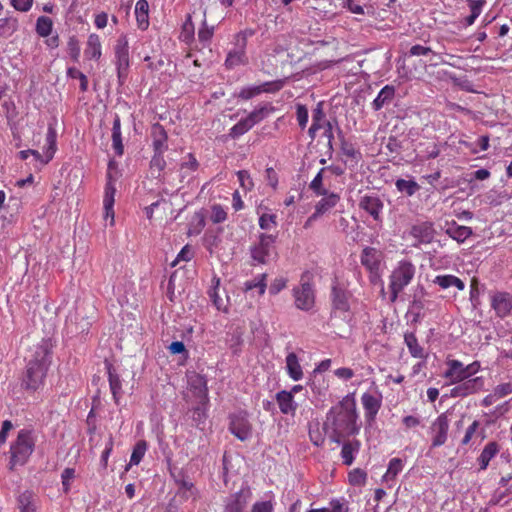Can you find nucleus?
Returning <instances> with one entry per match:
<instances>
[{"instance_id":"obj_20","label":"nucleus","mask_w":512,"mask_h":512,"mask_svg":"<svg viewBox=\"0 0 512 512\" xmlns=\"http://www.w3.org/2000/svg\"><path fill=\"white\" fill-rule=\"evenodd\" d=\"M351 297L350 292L339 287L333 286L332 288V303L333 308L342 312H347L350 309L349 299Z\"/></svg>"},{"instance_id":"obj_21","label":"nucleus","mask_w":512,"mask_h":512,"mask_svg":"<svg viewBox=\"0 0 512 512\" xmlns=\"http://www.w3.org/2000/svg\"><path fill=\"white\" fill-rule=\"evenodd\" d=\"M365 416L369 421H373L381 407V398L370 393H364L361 397Z\"/></svg>"},{"instance_id":"obj_54","label":"nucleus","mask_w":512,"mask_h":512,"mask_svg":"<svg viewBox=\"0 0 512 512\" xmlns=\"http://www.w3.org/2000/svg\"><path fill=\"white\" fill-rule=\"evenodd\" d=\"M213 282H215L214 286L209 291V296L213 302V304L216 306L218 310H221L223 308V299L218 295V286L220 283L219 278H214Z\"/></svg>"},{"instance_id":"obj_46","label":"nucleus","mask_w":512,"mask_h":512,"mask_svg":"<svg viewBox=\"0 0 512 512\" xmlns=\"http://www.w3.org/2000/svg\"><path fill=\"white\" fill-rule=\"evenodd\" d=\"M252 128L251 124L247 120V118L241 119L237 124H235L231 130L229 135L232 138H238L239 136L245 134L247 131H249Z\"/></svg>"},{"instance_id":"obj_41","label":"nucleus","mask_w":512,"mask_h":512,"mask_svg":"<svg viewBox=\"0 0 512 512\" xmlns=\"http://www.w3.org/2000/svg\"><path fill=\"white\" fill-rule=\"evenodd\" d=\"M273 110V107L262 106L258 109L253 110L251 113H249V115L246 118L253 127L255 124L259 123L265 117H267V115Z\"/></svg>"},{"instance_id":"obj_42","label":"nucleus","mask_w":512,"mask_h":512,"mask_svg":"<svg viewBox=\"0 0 512 512\" xmlns=\"http://www.w3.org/2000/svg\"><path fill=\"white\" fill-rule=\"evenodd\" d=\"M52 20L46 16H40L36 22V32L42 36L47 37L52 31Z\"/></svg>"},{"instance_id":"obj_9","label":"nucleus","mask_w":512,"mask_h":512,"mask_svg":"<svg viewBox=\"0 0 512 512\" xmlns=\"http://www.w3.org/2000/svg\"><path fill=\"white\" fill-rule=\"evenodd\" d=\"M432 433L431 448L440 447L445 444L448 437L449 419L446 413L440 414L431 424Z\"/></svg>"},{"instance_id":"obj_25","label":"nucleus","mask_w":512,"mask_h":512,"mask_svg":"<svg viewBox=\"0 0 512 512\" xmlns=\"http://www.w3.org/2000/svg\"><path fill=\"white\" fill-rule=\"evenodd\" d=\"M176 484L178 485V494L182 495L186 499L190 497H194L196 494V489L194 488V484L187 479V477L179 472L178 475H174Z\"/></svg>"},{"instance_id":"obj_59","label":"nucleus","mask_w":512,"mask_h":512,"mask_svg":"<svg viewBox=\"0 0 512 512\" xmlns=\"http://www.w3.org/2000/svg\"><path fill=\"white\" fill-rule=\"evenodd\" d=\"M68 52L74 61H77L80 56L79 42L75 37H70L68 41Z\"/></svg>"},{"instance_id":"obj_5","label":"nucleus","mask_w":512,"mask_h":512,"mask_svg":"<svg viewBox=\"0 0 512 512\" xmlns=\"http://www.w3.org/2000/svg\"><path fill=\"white\" fill-rule=\"evenodd\" d=\"M276 237L262 233L259 235L258 243L250 248V254L253 261L259 264L268 263L274 255H276L275 248Z\"/></svg>"},{"instance_id":"obj_1","label":"nucleus","mask_w":512,"mask_h":512,"mask_svg":"<svg viewBox=\"0 0 512 512\" xmlns=\"http://www.w3.org/2000/svg\"><path fill=\"white\" fill-rule=\"evenodd\" d=\"M49 365V352L41 347L36 351L35 358L27 365L22 386L27 390H37L43 384Z\"/></svg>"},{"instance_id":"obj_35","label":"nucleus","mask_w":512,"mask_h":512,"mask_svg":"<svg viewBox=\"0 0 512 512\" xmlns=\"http://www.w3.org/2000/svg\"><path fill=\"white\" fill-rule=\"evenodd\" d=\"M499 446L496 442H489L482 450L478 461L480 463V469L485 470L490 460L498 453Z\"/></svg>"},{"instance_id":"obj_58","label":"nucleus","mask_w":512,"mask_h":512,"mask_svg":"<svg viewBox=\"0 0 512 512\" xmlns=\"http://www.w3.org/2000/svg\"><path fill=\"white\" fill-rule=\"evenodd\" d=\"M226 218H227V213L220 205H214L212 207L211 220L213 223H215V224L221 223V222L225 221Z\"/></svg>"},{"instance_id":"obj_27","label":"nucleus","mask_w":512,"mask_h":512,"mask_svg":"<svg viewBox=\"0 0 512 512\" xmlns=\"http://www.w3.org/2000/svg\"><path fill=\"white\" fill-rule=\"evenodd\" d=\"M138 27L145 30L149 26V4L147 0H138L135 6Z\"/></svg>"},{"instance_id":"obj_36","label":"nucleus","mask_w":512,"mask_h":512,"mask_svg":"<svg viewBox=\"0 0 512 512\" xmlns=\"http://www.w3.org/2000/svg\"><path fill=\"white\" fill-rule=\"evenodd\" d=\"M433 282L443 289H447L451 286H455L459 290H463L465 288L464 282L454 275H439Z\"/></svg>"},{"instance_id":"obj_39","label":"nucleus","mask_w":512,"mask_h":512,"mask_svg":"<svg viewBox=\"0 0 512 512\" xmlns=\"http://www.w3.org/2000/svg\"><path fill=\"white\" fill-rule=\"evenodd\" d=\"M147 450V443L144 440L138 441L132 451L130 457V463L126 466V471L129 469L131 465H138L142 458L144 457Z\"/></svg>"},{"instance_id":"obj_30","label":"nucleus","mask_w":512,"mask_h":512,"mask_svg":"<svg viewBox=\"0 0 512 512\" xmlns=\"http://www.w3.org/2000/svg\"><path fill=\"white\" fill-rule=\"evenodd\" d=\"M286 368L288 375L294 380L299 381L303 377L302 367L299 364L298 357L295 353L291 352L286 357Z\"/></svg>"},{"instance_id":"obj_17","label":"nucleus","mask_w":512,"mask_h":512,"mask_svg":"<svg viewBox=\"0 0 512 512\" xmlns=\"http://www.w3.org/2000/svg\"><path fill=\"white\" fill-rule=\"evenodd\" d=\"M491 304L499 317H505L512 310V295L507 292H497L493 295Z\"/></svg>"},{"instance_id":"obj_44","label":"nucleus","mask_w":512,"mask_h":512,"mask_svg":"<svg viewBox=\"0 0 512 512\" xmlns=\"http://www.w3.org/2000/svg\"><path fill=\"white\" fill-rule=\"evenodd\" d=\"M17 27V21L11 18L0 19V38L10 36Z\"/></svg>"},{"instance_id":"obj_51","label":"nucleus","mask_w":512,"mask_h":512,"mask_svg":"<svg viewBox=\"0 0 512 512\" xmlns=\"http://www.w3.org/2000/svg\"><path fill=\"white\" fill-rule=\"evenodd\" d=\"M325 170L326 168H322L310 183V189L317 195H326V190L322 188V174Z\"/></svg>"},{"instance_id":"obj_3","label":"nucleus","mask_w":512,"mask_h":512,"mask_svg":"<svg viewBox=\"0 0 512 512\" xmlns=\"http://www.w3.org/2000/svg\"><path fill=\"white\" fill-rule=\"evenodd\" d=\"M415 266L409 261H401L390 275V300L395 302L399 293L412 281Z\"/></svg>"},{"instance_id":"obj_18","label":"nucleus","mask_w":512,"mask_h":512,"mask_svg":"<svg viewBox=\"0 0 512 512\" xmlns=\"http://www.w3.org/2000/svg\"><path fill=\"white\" fill-rule=\"evenodd\" d=\"M151 138L154 151L165 152L168 150V135L161 124L155 123L152 125Z\"/></svg>"},{"instance_id":"obj_50","label":"nucleus","mask_w":512,"mask_h":512,"mask_svg":"<svg viewBox=\"0 0 512 512\" xmlns=\"http://www.w3.org/2000/svg\"><path fill=\"white\" fill-rule=\"evenodd\" d=\"M206 405L199 404L193 408V415L192 420L195 423V426L199 427L201 424H203L206 420Z\"/></svg>"},{"instance_id":"obj_28","label":"nucleus","mask_w":512,"mask_h":512,"mask_svg":"<svg viewBox=\"0 0 512 512\" xmlns=\"http://www.w3.org/2000/svg\"><path fill=\"white\" fill-rule=\"evenodd\" d=\"M361 263L370 271L377 270L379 267V253L373 247H366L361 254Z\"/></svg>"},{"instance_id":"obj_32","label":"nucleus","mask_w":512,"mask_h":512,"mask_svg":"<svg viewBox=\"0 0 512 512\" xmlns=\"http://www.w3.org/2000/svg\"><path fill=\"white\" fill-rule=\"evenodd\" d=\"M247 62L245 54V46L239 45V47L233 51H230L225 60L227 68L232 69L236 66L243 65Z\"/></svg>"},{"instance_id":"obj_6","label":"nucleus","mask_w":512,"mask_h":512,"mask_svg":"<svg viewBox=\"0 0 512 512\" xmlns=\"http://www.w3.org/2000/svg\"><path fill=\"white\" fill-rule=\"evenodd\" d=\"M229 430L240 441L249 439L252 435V425L248 420L247 414L245 412L232 414L230 416Z\"/></svg>"},{"instance_id":"obj_48","label":"nucleus","mask_w":512,"mask_h":512,"mask_svg":"<svg viewBox=\"0 0 512 512\" xmlns=\"http://www.w3.org/2000/svg\"><path fill=\"white\" fill-rule=\"evenodd\" d=\"M349 482L354 486H362L366 482L367 474L360 468L352 470L349 475Z\"/></svg>"},{"instance_id":"obj_40","label":"nucleus","mask_w":512,"mask_h":512,"mask_svg":"<svg viewBox=\"0 0 512 512\" xmlns=\"http://www.w3.org/2000/svg\"><path fill=\"white\" fill-rule=\"evenodd\" d=\"M430 54L437 57L439 60V63H442V64L447 63L445 60H443L440 53L433 51L430 47L416 44V45H413L409 50L410 56H428Z\"/></svg>"},{"instance_id":"obj_11","label":"nucleus","mask_w":512,"mask_h":512,"mask_svg":"<svg viewBox=\"0 0 512 512\" xmlns=\"http://www.w3.org/2000/svg\"><path fill=\"white\" fill-rule=\"evenodd\" d=\"M251 492L248 488L231 494L224 501L223 512H245Z\"/></svg>"},{"instance_id":"obj_8","label":"nucleus","mask_w":512,"mask_h":512,"mask_svg":"<svg viewBox=\"0 0 512 512\" xmlns=\"http://www.w3.org/2000/svg\"><path fill=\"white\" fill-rule=\"evenodd\" d=\"M188 386L189 391L193 394L199 404H208V387L205 376L192 372L188 375Z\"/></svg>"},{"instance_id":"obj_19","label":"nucleus","mask_w":512,"mask_h":512,"mask_svg":"<svg viewBox=\"0 0 512 512\" xmlns=\"http://www.w3.org/2000/svg\"><path fill=\"white\" fill-rule=\"evenodd\" d=\"M105 366H106L107 373H108L110 390L113 395L115 404L118 405L119 400L123 394L120 376L116 372V369L113 367V365L110 362H108L107 360H105Z\"/></svg>"},{"instance_id":"obj_37","label":"nucleus","mask_w":512,"mask_h":512,"mask_svg":"<svg viewBox=\"0 0 512 512\" xmlns=\"http://www.w3.org/2000/svg\"><path fill=\"white\" fill-rule=\"evenodd\" d=\"M404 341L407 345L410 354L414 358H424V349L419 345L418 340L414 333H405Z\"/></svg>"},{"instance_id":"obj_4","label":"nucleus","mask_w":512,"mask_h":512,"mask_svg":"<svg viewBox=\"0 0 512 512\" xmlns=\"http://www.w3.org/2000/svg\"><path fill=\"white\" fill-rule=\"evenodd\" d=\"M356 420L355 404L353 402L341 403V407L333 420L334 432L347 436L356 434L358 432Z\"/></svg>"},{"instance_id":"obj_2","label":"nucleus","mask_w":512,"mask_h":512,"mask_svg":"<svg viewBox=\"0 0 512 512\" xmlns=\"http://www.w3.org/2000/svg\"><path fill=\"white\" fill-rule=\"evenodd\" d=\"M35 440L32 432L27 429H22L18 432L15 442L11 445V459L9 463L10 470H13L17 465H24L34 451Z\"/></svg>"},{"instance_id":"obj_63","label":"nucleus","mask_w":512,"mask_h":512,"mask_svg":"<svg viewBox=\"0 0 512 512\" xmlns=\"http://www.w3.org/2000/svg\"><path fill=\"white\" fill-rule=\"evenodd\" d=\"M495 395L497 398H502L508 394L512 393V383H503L495 387L494 389Z\"/></svg>"},{"instance_id":"obj_57","label":"nucleus","mask_w":512,"mask_h":512,"mask_svg":"<svg viewBox=\"0 0 512 512\" xmlns=\"http://www.w3.org/2000/svg\"><path fill=\"white\" fill-rule=\"evenodd\" d=\"M238 180L240 185L245 190H251L253 187V181L250 177V174L246 170H240L237 172Z\"/></svg>"},{"instance_id":"obj_34","label":"nucleus","mask_w":512,"mask_h":512,"mask_svg":"<svg viewBox=\"0 0 512 512\" xmlns=\"http://www.w3.org/2000/svg\"><path fill=\"white\" fill-rule=\"evenodd\" d=\"M112 143L115 153L121 156L124 152L121 136V120L118 115H115L112 127Z\"/></svg>"},{"instance_id":"obj_62","label":"nucleus","mask_w":512,"mask_h":512,"mask_svg":"<svg viewBox=\"0 0 512 512\" xmlns=\"http://www.w3.org/2000/svg\"><path fill=\"white\" fill-rule=\"evenodd\" d=\"M33 0H11V5L14 7V9L21 11V12H27L32 7Z\"/></svg>"},{"instance_id":"obj_15","label":"nucleus","mask_w":512,"mask_h":512,"mask_svg":"<svg viewBox=\"0 0 512 512\" xmlns=\"http://www.w3.org/2000/svg\"><path fill=\"white\" fill-rule=\"evenodd\" d=\"M383 206L380 198L374 195H364L359 201V207L369 213L375 221H381L380 213Z\"/></svg>"},{"instance_id":"obj_52","label":"nucleus","mask_w":512,"mask_h":512,"mask_svg":"<svg viewBox=\"0 0 512 512\" xmlns=\"http://www.w3.org/2000/svg\"><path fill=\"white\" fill-rule=\"evenodd\" d=\"M206 12L204 11V20L202 22V27L199 29L198 38L201 42L209 41L214 33V27H209L206 22Z\"/></svg>"},{"instance_id":"obj_13","label":"nucleus","mask_w":512,"mask_h":512,"mask_svg":"<svg viewBox=\"0 0 512 512\" xmlns=\"http://www.w3.org/2000/svg\"><path fill=\"white\" fill-rule=\"evenodd\" d=\"M283 84L284 82L282 80H277L273 82H265L258 86L246 87L239 92L238 97L248 100L263 92L274 93L279 91L283 87Z\"/></svg>"},{"instance_id":"obj_64","label":"nucleus","mask_w":512,"mask_h":512,"mask_svg":"<svg viewBox=\"0 0 512 512\" xmlns=\"http://www.w3.org/2000/svg\"><path fill=\"white\" fill-rule=\"evenodd\" d=\"M251 512H273V506L269 501L256 502L252 506Z\"/></svg>"},{"instance_id":"obj_53","label":"nucleus","mask_w":512,"mask_h":512,"mask_svg":"<svg viewBox=\"0 0 512 512\" xmlns=\"http://www.w3.org/2000/svg\"><path fill=\"white\" fill-rule=\"evenodd\" d=\"M265 279H266V274H262L258 280H253V281L246 282L245 283V290L249 291V290H252L254 288H258L259 289V294L263 295L265 293V289H266Z\"/></svg>"},{"instance_id":"obj_55","label":"nucleus","mask_w":512,"mask_h":512,"mask_svg":"<svg viewBox=\"0 0 512 512\" xmlns=\"http://www.w3.org/2000/svg\"><path fill=\"white\" fill-rule=\"evenodd\" d=\"M341 151L345 156L352 158L356 161H358L361 156L360 152L355 150L353 145L351 143H348L346 140L342 141Z\"/></svg>"},{"instance_id":"obj_47","label":"nucleus","mask_w":512,"mask_h":512,"mask_svg":"<svg viewBox=\"0 0 512 512\" xmlns=\"http://www.w3.org/2000/svg\"><path fill=\"white\" fill-rule=\"evenodd\" d=\"M403 463L400 458H392L389 462L387 472L385 474L386 480L394 479L398 473L402 470Z\"/></svg>"},{"instance_id":"obj_43","label":"nucleus","mask_w":512,"mask_h":512,"mask_svg":"<svg viewBox=\"0 0 512 512\" xmlns=\"http://www.w3.org/2000/svg\"><path fill=\"white\" fill-rule=\"evenodd\" d=\"M400 192L412 196L419 189V185L414 180L398 179L395 183Z\"/></svg>"},{"instance_id":"obj_29","label":"nucleus","mask_w":512,"mask_h":512,"mask_svg":"<svg viewBox=\"0 0 512 512\" xmlns=\"http://www.w3.org/2000/svg\"><path fill=\"white\" fill-rule=\"evenodd\" d=\"M395 96V88L391 85L384 86L377 97L374 99L372 106L375 111L380 110L384 105L389 104Z\"/></svg>"},{"instance_id":"obj_22","label":"nucleus","mask_w":512,"mask_h":512,"mask_svg":"<svg viewBox=\"0 0 512 512\" xmlns=\"http://www.w3.org/2000/svg\"><path fill=\"white\" fill-rule=\"evenodd\" d=\"M445 233L452 239L456 240L458 243H463L473 234V231L470 227L458 225L455 221H453L447 226Z\"/></svg>"},{"instance_id":"obj_45","label":"nucleus","mask_w":512,"mask_h":512,"mask_svg":"<svg viewBox=\"0 0 512 512\" xmlns=\"http://www.w3.org/2000/svg\"><path fill=\"white\" fill-rule=\"evenodd\" d=\"M359 443L356 442V447L353 446L351 442H346L342 446L341 450V457L343 459V463L345 465H351L353 463L354 457L353 453L354 451L358 450Z\"/></svg>"},{"instance_id":"obj_10","label":"nucleus","mask_w":512,"mask_h":512,"mask_svg":"<svg viewBox=\"0 0 512 512\" xmlns=\"http://www.w3.org/2000/svg\"><path fill=\"white\" fill-rule=\"evenodd\" d=\"M295 305L298 309L308 311L315 303L314 291L309 282H302L301 286L294 289Z\"/></svg>"},{"instance_id":"obj_23","label":"nucleus","mask_w":512,"mask_h":512,"mask_svg":"<svg viewBox=\"0 0 512 512\" xmlns=\"http://www.w3.org/2000/svg\"><path fill=\"white\" fill-rule=\"evenodd\" d=\"M448 370L445 372V377L451 379L452 383H456L458 381H463L467 379V372L465 370V367L460 361L458 360H451L448 362Z\"/></svg>"},{"instance_id":"obj_61","label":"nucleus","mask_w":512,"mask_h":512,"mask_svg":"<svg viewBox=\"0 0 512 512\" xmlns=\"http://www.w3.org/2000/svg\"><path fill=\"white\" fill-rule=\"evenodd\" d=\"M296 115L299 126L301 128H304L308 122V109L306 108V106L298 104Z\"/></svg>"},{"instance_id":"obj_16","label":"nucleus","mask_w":512,"mask_h":512,"mask_svg":"<svg viewBox=\"0 0 512 512\" xmlns=\"http://www.w3.org/2000/svg\"><path fill=\"white\" fill-rule=\"evenodd\" d=\"M115 54L117 58L118 75L121 77L129 67V49L126 37L122 36L118 39Z\"/></svg>"},{"instance_id":"obj_56","label":"nucleus","mask_w":512,"mask_h":512,"mask_svg":"<svg viewBox=\"0 0 512 512\" xmlns=\"http://www.w3.org/2000/svg\"><path fill=\"white\" fill-rule=\"evenodd\" d=\"M67 74L70 77H79L81 91L84 92L88 89V79L81 71L76 68H69Z\"/></svg>"},{"instance_id":"obj_60","label":"nucleus","mask_w":512,"mask_h":512,"mask_svg":"<svg viewBox=\"0 0 512 512\" xmlns=\"http://www.w3.org/2000/svg\"><path fill=\"white\" fill-rule=\"evenodd\" d=\"M75 476V470L73 468H65L62 472L61 479H62V486L63 490L65 492H68L70 489V481Z\"/></svg>"},{"instance_id":"obj_26","label":"nucleus","mask_w":512,"mask_h":512,"mask_svg":"<svg viewBox=\"0 0 512 512\" xmlns=\"http://www.w3.org/2000/svg\"><path fill=\"white\" fill-rule=\"evenodd\" d=\"M116 189L109 181L106 184L105 188V196H104V209H105V218L108 219L110 217V225L114 224V195H115Z\"/></svg>"},{"instance_id":"obj_7","label":"nucleus","mask_w":512,"mask_h":512,"mask_svg":"<svg viewBox=\"0 0 512 512\" xmlns=\"http://www.w3.org/2000/svg\"><path fill=\"white\" fill-rule=\"evenodd\" d=\"M56 129L52 124L48 125L46 134V145L44 147V154L42 155L39 151L30 149V155L33 156L35 162H39L41 165H46L52 160L56 152Z\"/></svg>"},{"instance_id":"obj_14","label":"nucleus","mask_w":512,"mask_h":512,"mask_svg":"<svg viewBox=\"0 0 512 512\" xmlns=\"http://www.w3.org/2000/svg\"><path fill=\"white\" fill-rule=\"evenodd\" d=\"M410 235L413 236L418 244H429L433 241L435 230L430 222H422L411 227Z\"/></svg>"},{"instance_id":"obj_24","label":"nucleus","mask_w":512,"mask_h":512,"mask_svg":"<svg viewBox=\"0 0 512 512\" xmlns=\"http://www.w3.org/2000/svg\"><path fill=\"white\" fill-rule=\"evenodd\" d=\"M324 197L317 203L315 207V212L312 214V218H317L320 215L324 214L338 203L340 197L336 193H327L323 195Z\"/></svg>"},{"instance_id":"obj_49","label":"nucleus","mask_w":512,"mask_h":512,"mask_svg":"<svg viewBox=\"0 0 512 512\" xmlns=\"http://www.w3.org/2000/svg\"><path fill=\"white\" fill-rule=\"evenodd\" d=\"M164 152L154 151V156L150 161V168L152 172L157 171L158 175L165 168L166 161L163 157Z\"/></svg>"},{"instance_id":"obj_12","label":"nucleus","mask_w":512,"mask_h":512,"mask_svg":"<svg viewBox=\"0 0 512 512\" xmlns=\"http://www.w3.org/2000/svg\"><path fill=\"white\" fill-rule=\"evenodd\" d=\"M459 384L451 389L452 397H465L473 394L482 389L484 381L481 377L467 378L463 381H458Z\"/></svg>"},{"instance_id":"obj_31","label":"nucleus","mask_w":512,"mask_h":512,"mask_svg":"<svg viewBox=\"0 0 512 512\" xmlns=\"http://www.w3.org/2000/svg\"><path fill=\"white\" fill-rule=\"evenodd\" d=\"M276 399L282 413L289 414L296 410V404L294 403L292 392L285 390L280 391L277 393Z\"/></svg>"},{"instance_id":"obj_33","label":"nucleus","mask_w":512,"mask_h":512,"mask_svg":"<svg viewBox=\"0 0 512 512\" xmlns=\"http://www.w3.org/2000/svg\"><path fill=\"white\" fill-rule=\"evenodd\" d=\"M19 512H37L36 498L30 491H24L18 497Z\"/></svg>"},{"instance_id":"obj_38","label":"nucleus","mask_w":512,"mask_h":512,"mask_svg":"<svg viewBox=\"0 0 512 512\" xmlns=\"http://www.w3.org/2000/svg\"><path fill=\"white\" fill-rule=\"evenodd\" d=\"M85 55L89 58L99 59L101 56V43L99 36L91 34L88 37L87 48L85 49Z\"/></svg>"}]
</instances>
